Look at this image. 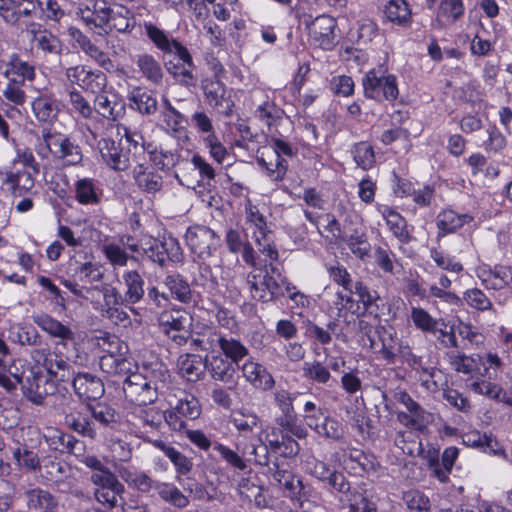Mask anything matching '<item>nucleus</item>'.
Returning <instances> with one entry per match:
<instances>
[{"mask_svg": "<svg viewBox=\"0 0 512 512\" xmlns=\"http://www.w3.org/2000/svg\"><path fill=\"white\" fill-rule=\"evenodd\" d=\"M3 74L9 81L14 79L16 82L24 83L26 80L34 79L35 69L34 66L22 60L18 54L13 53L5 63Z\"/></svg>", "mask_w": 512, "mask_h": 512, "instance_id": "32", "label": "nucleus"}, {"mask_svg": "<svg viewBox=\"0 0 512 512\" xmlns=\"http://www.w3.org/2000/svg\"><path fill=\"white\" fill-rule=\"evenodd\" d=\"M123 282L126 286L124 297L127 304L138 303L145 294L144 279L136 270L126 271L122 275Z\"/></svg>", "mask_w": 512, "mask_h": 512, "instance_id": "42", "label": "nucleus"}, {"mask_svg": "<svg viewBox=\"0 0 512 512\" xmlns=\"http://www.w3.org/2000/svg\"><path fill=\"white\" fill-rule=\"evenodd\" d=\"M152 387L157 388V392L163 393L164 388L170 378L167 366L160 361L145 363L142 370L138 372Z\"/></svg>", "mask_w": 512, "mask_h": 512, "instance_id": "35", "label": "nucleus"}, {"mask_svg": "<svg viewBox=\"0 0 512 512\" xmlns=\"http://www.w3.org/2000/svg\"><path fill=\"white\" fill-rule=\"evenodd\" d=\"M159 325L163 332L170 336L178 344L186 341V338L179 334L170 335L172 331L180 332L191 326L192 318L188 311L182 308H172L161 312L158 318Z\"/></svg>", "mask_w": 512, "mask_h": 512, "instance_id": "14", "label": "nucleus"}, {"mask_svg": "<svg viewBox=\"0 0 512 512\" xmlns=\"http://www.w3.org/2000/svg\"><path fill=\"white\" fill-rule=\"evenodd\" d=\"M6 183L11 186L15 195L22 196L34 187V178L28 171L10 172L7 174Z\"/></svg>", "mask_w": 512, "mask_h": 512, "instance_id": "59", "label": "nucleus"}, {"mask_svg": "<svg viewBox=\"0 0 512 512\" xmlns=\"http://www.w3.org/2000/svg\"><path fill=\"white\" fill-rule=\"evenodd\" d=\"M159 245L163 265H165L168 260L172 262L181 261L182 249L176 238L172 236L163 237L162 240H159Z\"/></svg>", "mask_w": 512, "mask_h": 512, "instance_id": "64", "label": "nucleus"}, {"mask_svg": "<svg viewBox=\"0 0 512 512\" xmlns=\"http://www.w3.org/2000/svg\"><path fill=\"white\" fill-rule=\"evenodd\" d=\"M8 338L11 342L21 346L39 347L42 345V336L32 325H13L9 329Z\"/></svg>", "mask_w": 512, "mask_h": 512, "instance_id": "45", "label": "nucleus"}, {"mask_svg": "<svg viewBox=\"0 0 512 512\" xmlns=\"http://www.w3.org/2000/svg\"><path fill=\"white\" fill-rule=\"evenodd\" d=\"M43 140L56 158L63 160L68 165L81 163L83 159L81 148L69 137L49 131L43 134Z\"/></svg>", "mask_w": 512, "mask_h": 512, "instance_id": "8", "label": "nucleus"}, {"mask_svg": "<svg viewBox=\"0 0 512 512\" xmlns=\"http://www.w3.org/2000/svg\"><path fill=\"white\" fill-rule=\"evenodd\" d=\"M99 367L104 373L126 376L132 370V362L110 349L99 356Z\"/></svg>", "mask_w": 512, "mask_h": 512, "instance_id": "38", "label": "nucleus"}, {"mask_svg": "<svg viewBox=\"0 0 512 512\" xmlns=\"http://www.w3.org/2000/svg\"><path fill=\"white\" fill-rule=\"evenodd\" d=\"M157 494L159 498L177 509H185L189 506L190 499L175 484L161 481L158 485Z\"/></svg>", "mask_w": 512, "mask_h": 512, "instance_id": "41", "label": "nucleus"}, {"mask_svg": "<svg viewBox=\"0 0 512 512\" xmlns=\"http://www.w3.org/2000/svg\"><path fill=\"white\" fill-rule=\"evenodd\" d=\"M185 240L191 252L201 259L211 257L220 246V237L204 225L190 226L185 233Z\"/></svg>", "mask_w": 512, "mask_h": 512, "instance_id": "5", "label": "nucleus"}, {"mask_svg": "<svg viewBox=\"0 0 512 512\" xmlns=\"http://www.w3.org/2000/svg\"><path fill=\"white\" fill-rule=\"evenodd\" d=\"M384 13L389 21L404 26L411 21V10L406 0H390L385 6Z\"/></svg>", "mask_w": 512, "mask_h": 512, "instance_id": "53", "label": "nucleus"}, {"mask_svg": "<svg viewBox=\"0 0 512 512\" xmlns=\"http://www.w3.org/2000/svg\"><path fill=\"white\" fill-rule=\"evenodd\" d=\"M179 371L190 382L203 378L206 371V357L197 354H185L178 360Z\"/></svg>", "mask_w": 512, "mask_h": 512, "instance_id": "36", "label": "nucleus"}, {"mask_svg": "<svg viewBox=\"0 0 512 512\" xmlns=\"http://www.w3.org/2000/svg\"><path fill=\"white\" fill-rule=\"evenodd\" d=\"M240 367L223 357L220 353L206 356V370L210 377L218 382L235 385L237 383V372Z\"/></svg>", "mask_w": 512, "mask_h": 512, "instance_id": "16", "label": "nucleus"}, {"mask_svg": "<svg viewBox=\"0 0 512 512\" xmlns=\"http://www.w3.org/2000/svg\"><path fill=\"white\" fill-rule=\"evenodd\" d=\"M201 87L209 106L225 116L232 115L234 103L231 98L227 96L225 84L220 81L217 76L203 79Z\"/></svg>", "mask_w": 512, "mask_h": 512, "instance_id": "11", "label": "nucleus"}, {"mask_svg": "<svg viewBox=\"0 0 512 512\" xmlns=\"http://www.w3.org/2000/svg\"><path fill=\"white\" fill-rule=\"evenodd\" d=\"M362 87L364 96L377 102H393L399 95L396 77L381 68L368 71L362 78Z\"/></svg>", "mask_w": 512, "mask_h": 512, "instance_id": "2", "label": "nucleus"}, {"mask_svg": "<svg viewBox=\"0 0 512 512\" xmlns=\"http://www.w3.org/2000/svg\"><path fill=\"white\" fill-rule=\"evenodd\" d=\"M72 276L83 283L93 284L102 281L104 269L97 262H76L71 265Z\"/></svg>", "mask_w": 512, "mask_h": 512, "instance_id": "44", "label": "nucleus"}, {"mask_svg": "<svg viewBox=\"0 0 512 512\" xmlns=\"http://www.w3.org/2000/svg\"><path fill=\"white\" fill-rule=\"evenodd\" d=\"M27 507L34 511H53L57 506L54 496L42 488H33L25 492Z\"/></svg>", "mask_w": 512, "mask_h": 512, "instance_id": "43", "label": "nucleus"}, {"mask_svg": "<svg viewBox=\"0 0 512 512\" xmlns=\"http://www.w3.org/2000/svg\"><path fill=\"white\" fill-rule=\"evenodd\" d=\"M32 320L39 328L53 338H58L62 341H72L75 337L74 332L69 326L64 325L49 314H34Z\"/></svg>", "mask_w": 512, "mask_h": 512, "instance_id": "25", "label": "nucleus"}, {"mask_svg": "<svg viewBox=\"0 0 512 512\" xmlns=\"http://www.w3.org/2000/svg\"><path fill=\"white\" fill-rule=\"evenodd\" d=\"M36 15L34 0H0V18L17 30L35 32L39 24L32 19Z\"/></svg>", "mask_w": 512, "mask_h": 512, "instance_id": "1", "label": "nucleus"}, {"mask_svg": "<svg viewBox=\"0 0 512 512\" xmlns=\"http://www.w3.org/2000/svg\"><path fill=\"white\" fill-rule=\"evenodd\" d=\"M48 452L45 449H41V466L38 471L48 481H62L67 476L70 468L66 463L60 461L56 455Z\"/></svg>", "mask_w": 512, "mask_h": 512, "instance_id": "26", "label": "nucleus"}, {"mask_svg": "<svg viewBox=\"0 0 512 512\" xmlns=\"http://www.w3.org/2000/svg\"><path fill=\"white\" fill-rule=\"evenodd\" d=\"M163 110L161 111L162 121L166 127L172 132H180L187 123L186 118L178 110H176L167 98L163 99Z\"/></svg>", "mask_w": 512, "mask_h": 512, "instance_id": "61", "label": "nucleus"}, {"mask_svg": "<svg viewBox=\"0 0 512 512\" xmlns=\"http://www.w3.org/2000/svg\"><path fill=\"white\" fill-rule=\"evenodd\" d=\"M487 289L502 290L512 289V267L498 265L491 270L482 280Z\"/></svg>", "mask_w": 512, "mask_h": 512, "instance_id": "48", "label": "nucleus"}, {"mask_svg": "<svg viewBox=\"0 0 512 512\" xmlns=\"http://www.w3.org/2000/svg\"><path fill=\"white\" fill-rule=\"evenodd\" d=\"M303 376L315 383L326 385L332 379L331 373L320 361L304 362Z\"/></svg>", "mask_w": 512, "mask_h": 512, "instance_id": "60", "label": "nucleus"}, {"mask_svg": "<svg viewBox=\"0 0 512 512\" xmlns=\"http://www.w3.org/2000/svg\"><path fill=\"white\" fill-rule=\"evenodd\" d=\"M363 345L374 349L377 338L381 342L380 353L382 358L390 364L395 363L396 353L391 351V347L385 344V339H392V333L384 326H373L369 322L360 319L357 323Z\"/></svg>", "mask_w": 512, "mask_h": 512, "instance_id": "10", "label": "nucleus"}, {"mask_svg": "<svg viewBox=\"0 0 512 512\" xmlns=\"http://www.w3.org/2000/svg\"><path fill=\"white\" fill-rule=\"evenodd\" d=\"M95 111L105 119L118 120L125 113V103L117 94L97 93L94 99Z\"/></svg>", "mask_w": 512, "mask_h": 512, "instance_id": "23", "label": "nucleus"}, {"mask_svg": "<svg viewBox=\"0 0 512 512\" xmlns=\"http://www.w3.org/2000/svg\"><path fill=\"white\" fill-rule=\"evenodd\" d=\"M229 422L240 435L248 436L253 434L255 429L260 426L261 420L253 410L241 407L231 411Z\"/></svg>", "mask_w": 512, "mask_h": 512, "instance_id": "31", "label": "nucleus"}, {"mask_svg": "<svg viewBox=\"0 0 512 512\" xmlns=\"http://www.w3.org/2000/svg\"><path fill=\"white\" fill-rule=\"evenodd\" d=\"M173 58L165 61L164 65L167 72L182 86L190 87L196 83L194 76L195 65L188 49L181 45L173 52Z\"/></svg>", "mask_w": 512, "mask_h": 512, "instance_id": "7", "label": "nucleus"}, {"mask_svg": "<svg viewBox=\"0 0 512 512\" xmlns=\"http://www.w3.org/2000/svg\"><path fill=\"white\" fill-rule=\"evenodd\" d=\"M246 285L254 300L262 303L275 301L285 295L279 281L270 275L269 270L254 268L246 276Z\"/></svg>", "mask_w": 512, "mask_h": 512, "instance_id": "3", "label": "nucleus"}, {"mask_svg": "<svg viewBox=\"0 0 512 512\" xmlns=\"http://www.w3.org/2000/svg\"><path fill=\"white\" fill-rule=\"evenodd\" d=\"M75 199L82 205H97L101 202L102 189L92 178H82L74 185Z\"/></svg>", "mask_w": 512, "mask_h": 512, "instance_id": "34", "label": "nucleus"}, {"mask_svg": "<svg viewBox=\"0 0 512 512\" xmlns=\"http://www.w3.org/2000/svg\"><path fill=\"white\" fill-rule=\"evenodd\" d=\"M135 24V17L128 8L124 6H119L116 9L110 8V31L115 30L120 33H128L135 27Z\"/></svg>", "mask_w": 512, "mask_h": 512, "instance_id": "49", "label": "nucleus"}, {"mask_svg": "<svg viewBox=\"0 0 512 512\" xmlns=\"http://www.w3.org/2000/svg\"><path fill=\"white\" fill-rule=\"evenodd\" d=\"M22 391L24 396L36 405H42L45 398L52 394L53 383L49 382L43 375L31 372L25 381L22 380Z\"/></svg>", "mask_w": 512, "mask_h": 512, "instance_id": "20", "label": "nucleus"}, {"mask_svg": "<svg viewBox=\"0 0 512 512\" xmlns=\"http://www.w3.org/2000/svg\"><path fill=\"white\" fill-rule=\"evenodd\" d=\"M133 178L137 187L145 193L155 194L163 187L162 176L153 168L143 164H139L133 169Z\"/></svg>", "mask_w": 512, "mask_h": 512, "instance_id": "30", "label": "nucleus"}, {"mask_svg": "<svg viewBox=\"0 0 512 512\" xmlns=\"http://www.w3.org/2000/svg\"><path fill=\"white\" fill-rule=\"evenodd\" d=\"M382 217L392 234L403 244L410 243L413 240L411 230L408 228L406 219L397 211L390 207L379 209Z\"/></svg>", "mask_w": 512, "mask_h": 512, "instance_id": "28", "label": "nucleus"}, {"mask_svg": "<svg viewBox=\"0 0 512 512\" xmlns=\"http://www.w3.org/2000/svg\"><path fill=\"white\" fill-rule=\"evenodd\" d=\"M123 392L125 398L136 406L152 404L158 399L159 395L157 388L146 382L142 374L132 372V370L125 376Z\"/></svg>", "mask_w": 512, "mask_h": 512, "instance_id": "6", "label": "nucleus"}, {"mask_svg": "<svg viewBox=\"0 0 512 512\" xmlns=\"http://www.w3.org/2000/svg\"><path fill=\"white\" fill-rule=\"evenodd\" d=\"M411 320L415 327L424 333L436 335L440 324L446 327L444 320L433 318L425 309L420 307L412 308Z\"/></svg>", "mask_w": 512, "mask_h": 512, "instance_id": "54", "label": "nucleus"}, {"mask_svg": "<svg viewBox=\"0 0 512 512\" xmlns=\"http://www.w3.org/2000/svg\"><path fill=\"white\" fill-rule=\"evenodd\" d=\"M313 41L324 50H332L335 45L336 19L329 15H319L312 21H305Z\"/></svg>", "mask_w": 512, "mask_h": 512, "instance_id": "12", "label": "nucleus"}, {"mask_svg": "<svg viewBox=\"0 0 512 512\" xmlns=\"http://www.w3.org/2000/svg\"><path fill=\"white\" fill-rule=\"evenodd\" d=\"M172 399H177L173 407L184 418L194 420L201 414V406L194 395L180 391L179 395H175Z\"/></svg>", "mask_w": 512, "mask_h": 512, "instance_id": "50", "label": "nucleus"}, {"mask_svg": "<svg viewBox=\"0 0 512 512\" xmlns=\"http://www.w3.org/2000/svg\"><path fill=\"white\" fill-rule=\"evenodd\" d=\"M472 220L473 217L469 214H458L451 209H446L438 214L436 225L442 235H445L455 232Z\"/></svg>", "mask_w": 512, "mask_h": 512, "instance_id": "39", "label": "nucleus"}, {"mask_svg": "<svg viewBox=\"0 0 512 512\" xmlns=\"http://www.w3.org/2000/svg\"><path fill=\"white\" fill-rule=\"evenodd\" d=\"M131 109L142 115L155 114L158 109V102L152 91L145 87H134L127 96Z\"/></svg>", "mask_w": 512, "mask_h": 512, "instance_id": "27", "label": "nucleus"}, {"mask_svg": "<svg viewBox=\"0 0 512 512\" xmlns=\"http://www.w3.org/2000/svg\"><path fill=\"white\" fill-rule=\"evenodd\" d=\"M32 358L37 362H39L40 359H43L48 374L54 380L68 382L72 381L76 375L74 366L68 360L56 353L46 355L45 349L38 348L32 352Z\"/></svg>", "mask_w": 512, "mask_h": 512, "instance_id": "13", "label": "nucleus"}, {"mask_svg": "<svg viewBox=\"0 0 512 512\" xmlns=\"http://www.w3.org/2000/svg\"><path fill=\"white\" fill-rule=\"evenodd\" d=\"M135 64L138 72L148 82L159 85L163 80V69L158 60L151 54H139L135 58Z\"/></svg>", "mask_w": 512, "mask_h": 512, "instance_id": "37", "label": "nucleus"}, {"mask_svg": "<svg viewBox=\"0 0 512 512\" xmlns=\"http://www.w3.org/2000/svg\"><path fill=\"white\" fill-rule=\"evenodd\" d=\"M71 382L75 394L82 401H96L104 395V384L102 380L94 374L78 372Z\"/></svg>", "mask_w": 512, "mask_h": 512, "instance_id": "18", "label": "nucleus"}, {"mask_svg": "<svg viewBox=\"0 0 512 512\" xmlns=\"http://www.w3.org/2000/svg\"><path fill=\"white\" fill-rule=\"evenodd\" d=\"M201 339H212L220 348L221 355L240 367V363L249 355V349L238 339L222 333H209Z\"/></svg>", "mask_w": 512, "mask_h": 512, "instance_id": "17", "label": "nucleus"}, {"mask_svg": "<svg viewBox=\"0 0 512 512\" xmlns=\"http://www.w3.org/2000/svg\"><path fill=\"white\" fill-rule=\"evenodd\" d=\"M213 450L218 452L221 459L225 461L226 464L232 469L245 471L248 468L249 459L244 458L243 455H240L238 452L234 451L228 446L220 442H214Z\"/></svg>", "mask_w": 512, "mask_h": 512, "instance_id": "58", "label": "nucleus"}, {"mask_svg": "<svg viewBox=\"0 0 512 512\" xmlns=\"http://www.w3.org/2000/svg\"><path fill=\"white\" fill-rule=\"evenodd\" d=\"M267 472L280 486L292 494H295L298 487L302 486L301 480L297 479L284 464L278 461L272 462Z\"/></svg>", "mask_w": 512, "mask_h": 512, "instance_id": "46", "label": "nucleus"}, {"mask_svg": "<svg viewBox=\"0 0 512 512\" xmlns=\"http://www.w3.org/2000/svg\"><path fill=\"white\" fill-rule=\"evenodd\" d=\"M118 473L121 479L131 488L143 494H149L152 490L157 491L158 485L161 483V481L153 479L144 471L135 468L121 466L118 468Z\"/></svg>", "mask_w": 512, "mask_h": 512, "instance_id": "22", "label": "nucleus"}, {"mask_svg": "<svg viewBox=\"0 0 512 512\" xmlns=\"http://www.w3.org/2000/svg\"><path fill=\"white\" fill-rule=\"evenodd\" d=\"M87 411L91 420L96 423L97 434L101 430L114 429L118 423V415L114 408L106 403L97 402L95 404L88 403Z\"/></svg>", "mask_w": 512, "mask_h": 512, "instance_id": "29", "label": "nucleus"}, {"mask_svg": "<svg viewBox=\"0 0 512 512\" xmlns=\"http://www.w3.org/2000/svg\"><path fill=\"white\" fill-rule=\"evenodd\" d=\"M239 370L242 371L243 377L257 389L270 390L274 385L271 374L257 362L246 360L240 363Z\"/></svg>", "mask_w": 512, "mask_h": 512, "instance_id": "24", "label": "nucleus"}, {"mask_svg": "<svg viewBox=\"0 0 512 512\" xmlns=\"http://www.w3.org/2000/svg\"><path fill=\"white\" fill-rule=\"evenodd\" d=\"M163 283L174 299L184 304H188L192 301L190 284L181 274H168L164 278Z\"/></svg>", "mask_w": 512, "mask_h": 512, "instance_id": "40", "label": "nucleus"}, {"mask_svg": "<svg viewBox=\"0 0 512 512\" xmlns=\"http://www.w3.org/2000/svg\"><path fill=\"white\" fill-rule=\"evenodd\" d=\"M352 153L354 161L363 170H368L374 166L375 154L373 147L369 143H356L352 148Z\"/></svg>", "mask_w": 512, "mask_h": 512, "instance_id": "63", "label": "nucleus"}, {"mask_svg": "<svg viewBox=\"0 0 512 512\" xmlns=\"http://www.w3.org/2000/svg\"><path fill=\"white\" fill-rule=\"evenodd\" d=\"M257 164L265 169L267 175L274 181L283 180L288 169L287 161L279 155L271 156V159L268 161L264 154H262V156L257 157Z\"/></svg>", "mask_w": 512, "mask_h": 512, "instance_id": "57", "label": "nucleus"}, {"mask_svg": "<svg viewBox=\"0 0 512 512\" xmlns=\"http://www.w3.org/2000/svg\"><path fill=\"white\" fill-rule=\"evenodd\" d=\"M65 425L84 438L94 440L97 437L96 423L91 420L90 415L81 411H71L64 417Z\"/></svg>", "mask_w": 512, "mask_h": 512, "instance_id": "33", "label": "nucleus"}, {"mask_svg": "<svg viewBox=\"0 0 512 512\" xmlns=\"http://www.w3.org/2000/svg\"><path fill=\"white\" fill-rule=\"evenodd\" d=\"M350 36L358 45L365 46L378 36L377 24L369 19L362 20L358 22L356 30L350 32Z\"/></svg>", "mask_w": 512, "mask_h": 512, "instance_id": "62", "label": "nucleus"}, {"mask_svg": "<svg viewBox=\"0 0 512 512\" xmlns=\"http://www.w3.org/2000/svg\"><path fill=\"white\" fill-rule=\"evenodd\" d=\"M144 28L149 40L163 53L172 54L176 48L182 45L179 41L170 38L164 30L152 23H146Z\"/></svg>", "mask_w": 512, "mask_h": 512, "instance_id": "47", "label": "nucleus"}, {"mask_svg": "<svg viewBox=\"0 0 512 512\" xmlns=\"http://www.w3.org/2000/svg\"><path fill=\"white\" fill-rule=\"evenodd\" d=\"M298 395L300 394H292L285 389H278L274 392L275 404L281 412L275 422L278 427L290 431L295 438L304 439L308 435L307 429L298 423L293 407V401Z\"/></svg>", "mask_w": 512, "mask_h": 512, "instance_id": "4", "label": "nucleus"}, {"mask_svg": "<svg viewBox=\"0 0 512 512\" xmlns=\"http://www.w3.org/2000/svg\"><path fill=\"white\" fill-rule=\"evenodd\" d=\"M340 240L346 243L356 257L363 260L369 256L371 246L364 232L355 230L352 234H344Z\"/></svg>", "mask_w": 512, "mask_h": 512, "instance_id": "56", "label": "nucleus"}, {"mask_svg": "<svg viewBox=\"0 0 512 512\" xmlns=\"http://www.w3.org/2000/svg\"><path fill=\"white\" fill-rule=\"evenodd\" d=\"M155 446L174 464L177 474L186 475L192 470L191 460L173 446L163 441H156Z\"/></svg>", "mask_w": 512, "mask_h": 512, "instance_id": "51", "label": "nucleus"}, {"mask_svg": "<svg viewBox=\"0 0 512 512\" xmlns=\"http://www.w3.org/2000/svg\"><path fill=\"white\" fill-rule=\"evenodd\" d=\"M98 147L103 161L113 170L125 171L129 167L128 153L124 152L120 144L114 140L101 139Z\"/></svg>", "mask_w": 512, "mask_h": 512, "instance_id": "21", "label": "nucleus"}, {"mask_svg": "<svg viewBox=\"0 0 512 512\" xmlns=\"http://www.w3.org/2000/svg\"><path fill=\"white\" fill-rule=\"evenodd\" d=\"M32 33L34 34V42L38 49L53 55H60L62 53L63 44L61 40L50 31L46 29L40 30L39 26Z\"/></svg>", "mask_w": 512, "mask_h": 512, "instance_id": "55", "label": "nucleus"}, {"mask_svg": "<svg viewBox=\"0 0 512 512\" xmlns=\"http://www.w3.org/2000/svg\"><path fill=\"white\" fill-rule=\"evenodd\" d=\"M44 440L49 448L47 451L59 452L61 454L67 453L76 457L83 456L84 443L72 434L58 429H51L47 434H44Z\"/></svg>", "mask_w": 512, "mask_h": 512, "instance_id": "15", "label": "nucleus"}, {"mask_svg": "<svg viewBox=\"0 0 512 512\" xmlns=\"http://www.w3.org/2000/svg\"><path fill=\"white\" fill-rule=\"evenodd\" d=\"M31 107L36 120L48 125L57 121L61 111V103L52 93H39L32 100Z\"/></svg>", "mask_w": 512, "mask_h": 512, "instance_id": "19", "label": "nucleus"}, {"mask_svg": "<svg viewBox=\"0 0 512 512\" xmlns=\"http://www.w3.org/2000/svg\"><path fill=\"white\" fill-rule=\"evenodd\" d=\"M340 502L348 508V512H377L375 504L355 487Z\"/></svg>", "mask_w": 512, "mask_h": 512, "instance_id": "52", "label": "nucleus"}, {"mask_svg": "<svg viewBox=\"0 0 512 512\" xmlns=\"http://www.w3.org/2000/svg\"><path fill=\"white\" fill-rule=\"evenodd\" d=\"M66 79L81 87L87 92L97 94L103 92L107 86L105 73L97 69H91L86 65L69 67L65 72Z\"/></svg>", "mask_w": 512, "mask_h": 512, "instance_id": "9", "label": "nucleus"}]
</instances>
